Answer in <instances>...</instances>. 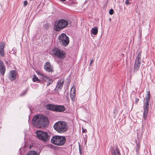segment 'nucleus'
Returning <instances> with one entry per match:
<instances>
[{
    "label": "nucleus",
    "instance_id": "obj_1",
    "mask_svg": "<svg viewBox=\"0 0 155 155\" xmlns=\"http://www.w3.org/2000/svg\"><path fill=\"white\" fill-rule=\"evenodd\" d=\"M48 118L41 115H37L34 117L32 120V124L35 127L43 128L48 123Z\"/></svg>",
    "mask_w": 155,
    "mask_h": 155
},
{
    "label": "nucleus",
    "instance_id": "obj_7",
    "mask_svg": "<svg viewBox=\"0 0 155 155\" xmlns=\"http://www.w3.org/2000/svg\"><path fill=\"white\" fill-rule=\"evenodd\" d=\"M141 52L140 51L138 54L134 66L133 72H136L139 69L141 62Z\"/></svg>",
    "mask_w": 155,
    "mask_h": 155
},
{
    "label": "nucleus",
    "instance_id": "obj_25",
    "mask_svg": "<svg viewBox=\"0 0 155 155\" xmlns=\"http://www.w3.org/2000/svg\"><path fill=\"white\" fill-rule=\"evenodd\" d=\"M47 81L48 82L47 84V85H49L53 83V81L52 80L50 79H49Z\"/></svg>",
    "mask_w": 155,
    "mask_h": 155
},
{
    "label": "nucleus",
    "instance_id": "obj_15",
    "mask_svg": "<svg viewBox=\"0 0 155 155\" xmlns=\"http://www.w3.org/2000/svg\"><path fill=\"white\" fill-rule=\"evenodd\" d=\"M44 68L45 70L48 72H51L53 71V68L51 66L49 62H46L44 65Z\"/></svg>",
    "mask_w": 155,
    "mask_h": 155
},
{
    "label": "nucleus",
    "instance_id": "obj_10",
    "mask_svg": "<svg viewBox=\"0 0 155 155\" xmlns=\"http://www.w3.org/2000/svg\"><path fill=\"white\" fill-rule=\"evenodd\" d=\"M16 75L17 73L14 70L11 71L10 72L8 78L10 80L12 81L16 79Z\"/></svg>",
    "mask_w": 155,
    "mask_h": 155
},
{
    "label": "nucleus",
    "instance_id": "obj_23",
    "mask_svg": "<svg viewBox=\"0 0 155 155\" xmlns=\"http://www.w3.org/2000/svg\"><path fill=\"white\" fill-rule=\"evenodd\" d=\"M75 95V93L74 92H71L70 93V97L73 100V99H74V97Z\"/></svg>",
    "mask_w": 155,
    "mask_h": 155
},
{
    "label": "nucleus",
    "instance_id": "obj_27",
    "mask_svg": "<svg viewBox=\"0 0 155 155\" xmlns=\"http://www.w3.org/2000/svg\"><path fill=\"white\" fill-rule=\"evenodd\" d=\"M113 13H114V10L112 9H110V10L109 12L110 14L111 15H112L113 14Z\"/></svg>",
    "mask_w": 155,
    "mask_h": 155
},
{
    "label": "nucleus",
    "instance_id": "obj_20",
    "mask_svg": "<svg viewBox=\"0 0 155 155\" xmlns=\"http://www.w3.org/2000/svg\"><path fill=\"white\" fill-rule=\"evenodd\" d=\"M32 80L34 82L39 83L40 82V80L35 75H34L33 78Z\"/></svg>",
    "mask_w": 155,
    "mask_h": 155
},
{
    "label": "nucleus",
    "instance_id": "obj_34",
    "mask_svg": "<svg viewBox=\"0 0 155 155\" xmlns=\"http://www.w3.org/2000/svg\"><path fill=\"white\" fill-rule=\"evenodd\" d=\"M93 62V59H92L91 61L90 62V64L91 65Z\"/></svg>",
    "mask_w": 155,
    "mask_h": 155
},
{
    "label": "nucleus",
    "instance_id": "obj_13",
    "mask_svg": "<svg viewBox=\"0 0 155 155\" xmlns=\"http://www.w3.org/2000/svg\"><path fill=\"white\" fill-rule=\"evenodd\" d=\"M5 47V44L4 42L0 43V55L2 57L4 56V49Z\"/></svg>",
    "mask_w": 155,
    "mask_h": 155
},
{
    "label": "nucleus",
    "instance_id": "obj_28",
    "mask_svg": "<svg viewBox=\"0 0 155 155\" xmlns=\"http://www.w3.org/2000/svg\"><path fill=\"white\" fill-rule=\"evenodd\" d=\"M27 92V91L25 90L24 92H23L21 94V96H23L26 94Z\"/></svg>",
    "mask_w": 155,
    "mask_h": 155
},
{
    "label": "nucleus",
    "instance_id": "obj_12",
    "mask_svg": "<svg viewBox=\"0 0 155 155\" xmlns=\"http://www.w3.org/2000/svg\"><path fill=\"white\" fill-rule=\"evenodd\" d=\"M36 72L38 75L40 76V78L42 79L43 81H47L49 80V78L41 72L38 71H36Z\"/></svg>",
    "mask_w": 155,
    "mask_h": 155
},
{
    "label": "nucleus",
    "instance_id": "obj_5",
    "mask_svg": "<svg viewBox=\"0 0 155 155\" xmlns=\"http://www.w3.org/2000/svg\"><path fill=\"white\" fill-rule=\"evenodd\" d=\"M68 21L64 19L58 20L55 25L54 29L55 31H58L65 28L68 25Z\"/></svg>",
    "mask_w": 155,
    "mask_h": 155
},
{
    "label": "nucleus",
    "instance_id": "obj_2",
    "mask_svg": "<svg viewBox=\"0 0 155 155\" xmlns=\"http://www.w3.org/2000/svg\"><path fill=\"white\" fill-rule=\"evenodd\" d=\"M55 130L58 132L63 133L68 129L67 123L64 121H59L55 123L54 126Z\"/></svg>",
    "mask_w": 155,
    "mask_h": 155
},
{
    "label": "nucleus",
    "instance_id": "obj_32",
    "mask_svg": "<svg viewBox=\"0 0 155 155\" xmlns=\"http://www.w3.org/2000/svg\"><path fill=\"white\" fill-rule=\"evenodd\" d=\"M79 153L80 154V155H82L81 151L80 149V147H79Z\"/></svg>",
    "mask_w": 155,
    "mask_h": 155
},
{
    "label": "nucleus",
    "instance_id": "obj_33",
    "mask_svg": "<svg viewBox=\"0 0 155 155\" xmlns=\"http://www.w3.org/2000/svg\"><path fill=\"white\" fill-rule=\"evenodd\" d=\"M82 132L85 133V131H86V129H84L83 128H82Z\"/></svg>",
    "mask_w": 155,
    "mask_h": 155
},
{
    "label": "nucleus",
    "instance_id": "obj_6",
    "mask_svg": "<svg viewBox=\"0 0 155 155\" xmlns=\"http://www.w3.org/2000/svg\"><path fill=\"white\" fill-rule=\"evenodd\" d=\"M36 135L39 139L45 142L48 141L49 139V137L46 132L38 130L36 132Z\"/></svg>",
    "mask_w": 155,
    "mask_h": 155
},
{
    "label": "nucleus",
    "instance_id": "obj_14",
    "mask_svg": "<svg viewBox=\"0 0 155 155\" xmlns=\"http://www.w3.org/2000/svg\"><path fill=\"white\" fill-rule=\"evenodd\" d=\"M64 83V80L62 79L59 80L57 82V84L56 86V89L58 90L61 89Z\"/></svg>",
    "mask_w": 155,
    "mask_h": 155
},
{
    "label": "nucleus",
    "instance_id": "obj_21",
    "mask_svg": "<svg viewBox=\"0 0 155 155\" xmlns=\"http://www.w3.org/2000/svg\"><path fill=\"white\" fill-rule=\"evenodd\" d=\"M26 155H37L36 152L34 151H30Z\"/></svg>",
    "mask_w": 155,
    "mask_h": 155
},
{
    "label": "nucleus",
    "instance_id": "obj_26",
    "mask_svg": "<svg viewBox=\"0 0 155 155\" xmlns=\"http://www.w3.org/2000/svg\"><path fill=\"white\" fill-rule=\"evenodd\" d=\"M140 149V146L139 145H138L137 144V147L136 149V151L137 152Z\"/></svg>",
    "mask_w": 155,
    "mask_h": 155
},
{
    "label": "nucleus",
    "instance_id": "obj_11",
    "mask_svg": "<svg viewBox=\"0 0 155 155\" xmlns=\"http://www.w3.org/2000/svg\"><path fill=\"white\" fill-rule=\"evenodd\" d=\"M5 68L3 62L0 60V73L2 75L4 74L5 71Z\"/></svg>",
    "mask_w": 155,
    "mask_h": 155
},
{
    "label": "nucleus",
    "instance_id": "obj_8",
    "mask_svg": "<svg viewBox=\"0 0 155 155\" xmlns=\"http://www.w3.org/2000/svg\"><path fill=\"white\" fill-rule=\"evenodd\" d=\"M52 52L54 55L61 59H63L65 57V53L58 48H54L53 49Z\"/></svg>",
    "mask_w": 155,
    "mask_h": 155
},
{
    "label": "nucleus",
    "instance_id": "obj_4",
    "mask_svg": "<svg viewBox=\"0 0 155 155\" xmlns=\"http://www.w3.org/2000/svg\"><path fill=\"white\" fill-rule=\"evenodd\" d=\"M147 96L145 97V101L144 104V111L143 118L144 120L147 118L149 108V102L150 100V94L149 91H147Z\"/></svg>",
    "mask_w": 155,
    "mask_h": 155
},
{
    "label": "nucleus",
    "instance_id": "obj_19",
    "mask_svg": "<svg viewBox=\"0 0 155 155\" xmlns=\"http://www.w3.org/2000/svg\"><path fill=\"white\" fill-rule=\"evenodd\" d=\"M98 28L97 27L95 26L92 28L91 30V34L95 35L98 33Z\"/></svg>",
    "mask_w": 155,
    "mask_h": 155
},
{
    "label": "nucleus",
    "instance_id": "obj_31",
    "mask_svg": "<svg viewBox=\"0 0 155 155\" xmlns=\"http://www.w3.org/2000/svg\"><path fill=\"white\" fill-rule=\"evenodd\" d=\"M129 2L128 0H127L126 1H125V3L127 4V5L129 3Z\"/></svg>",
    "mask_w": 155,
    "mask_h": 155
},
{
    "label": "nucleus",
    "instance_id": "obj_16",
    "mask_svg": "<svg viewBox=\"0 0 155 155\" xmlns=\"http://www.w3.org/2000/svg\"><path fill=\"white\" fill-rule=\"evenodd\" d=\"M65 107L63 106L56 105L55 111L63 112L65 110Z\"/></svg>",
    "mask_w": 155,
    "mask_h": 155
},
{
    "label": "nucleus",
    "instance_id": "obj_17",
    "mask_svg": "<svg viewBox=\"0 0 155 155\" xmlns=\"http://www.w3.org/2000/svg\"><path fill=\"white\" fill-rule=\"evenodd\" d=\"M56 105L49 104L46 106V108L47 110L55 111Z\"/></svg>",
    "mask_w": 155,
    "mask_h": 155
},
{
    "label": "nucleus",
    "instance_id": "obj_18",
    "mask_svg": "<svg viewBox=\"0 0 155 155\" xmlns=\"http://www.w3.org/2000/svg\"><path fill=\"white\" fill-rule=\"evenodd\" d=\"M111 153L112 155H121L120 152L117 148L116 150L113 149L111 150Z\"/></svg>",
    "mask_w": 155,
    "mask_h": 155
},
{
    "label": "nucleus",
    "instance_id": "obj_9",
    "mask_svg": "<svg viewBox=\"0 0 155 155\" xmlns=\"http://www.w3.org/2000/svg\"><path fill=\"white\" fill-rule=\"evenodd\" d=\"M58 39L59 42L64 46L68 45L69 43V41L68 37L64 33H62L59 36Z\"/></svg>",
    "mask_w": 155,
    "mask_h": 155
},
{
    "label": "nucleus",
    "instance_id": "obj_3",
    "mask_svg": "<svg viewBox=\"0 0 155 155\" xmlns=\"http://www.w3.org/2000/svg\"><path fill=\"white\" fill-rule=\"evenodd\" d=\"M66 139L64 137L60 136H53L51 139V142L58 146L63 145L65 143Z\"/></svg>",
    "mask_w": 155,
    "mask_h": 155
},
{
    "label": "nucleus",
    "instance_id": "obj_22",
    "mask_svg": "<svg viewBox=\"0 0 155 155\" xmlns=\"http://www.w3.org/2000/svg\"><path fill=\"white\" fill-rule=\"evenodd\" d=\"M17 49L15 48H13L12 51L10 52V53L12 54H14L16 53Z\"/></svg>",
    "mask_w": 155,
    "mask_h": 155
},
{
    "label": "nucleus",
    "instance_id": "obj_29",
    "mask_svg": "<svg viewBox=\"0 0 155 155\" xmlns=\"http://www.w3.org/2000/svg\"><path fill=\"white\" fill-rule=\"evenodd\" d=\"M24 5L26 6L27 4V2L26 1H25L23 2Z\"/></svg>",
    "mask_w": 155,
    "mask_h": 155
},
{
    "label": "nucleus",
    "instance_id": "obj_24",
    "mask_svg": "<svg viewBox=\"0 0 155 155\" xmlns=\"http://www.w3.org/2000/svg\"><path fill=\"white\" fill-rule=\"evenodd\" d=\"M71 92L72 93L74 92L75 93V88L74 86H73L71 88Z\"/></svg>",
    "mask_w": 155,
    "mask_h": 155
},
{
    "label": "nucleus",
    "instance_id": "obj_30",
    "mask_svg": "<svg viewBox=\"0 0 155 155\" xmlns=\"http://www.w3.org/2000/svg\"><path fill=\"white\" fill-rule=\"evenodd\" d=\"M139 101V99L138 98H136L135 99V103H137Z\"/></svg>",
    "mask_w": 155,
    "mask_h": 155
}]
</instances>
